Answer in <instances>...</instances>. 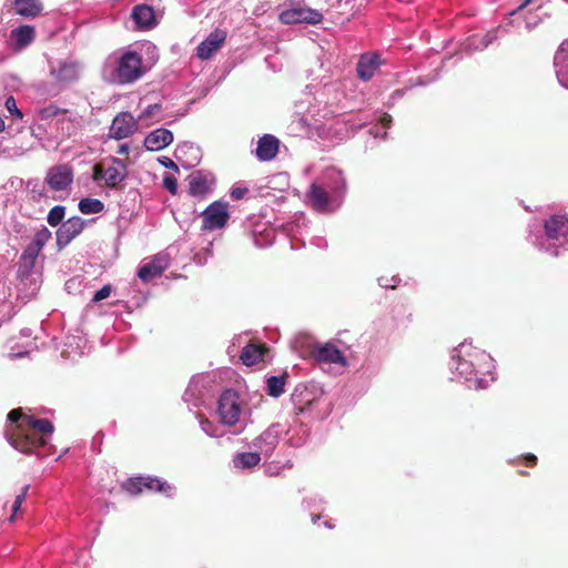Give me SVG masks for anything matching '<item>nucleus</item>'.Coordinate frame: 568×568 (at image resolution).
Returning a JSON list of instances; mask_svg holds the SVG:
<instances>
[{"mask_svg":"<svg viewBox=\"0 0 568 568\" xmlns=\"http://www.w3.org/2000/svg\"><path fill=\"white\" fill-rule=\"evenodd\" d=\"M142 481L144 484V489L155 490L159 493L169 494L172 490V487L169 483L161 480L155 477H143Z\"/></svg>","mask_w":568,"mask_h":568,"instance_id":"nucleus-29","label":"nucleus"},{"mask_svg":"<svg viewBox=\"0 0 568 568\" xmlns=\"http://www.w3.org/2000/svg\"><path fill=\"white\" fill-rule=\"evenodd\" d=\"M280 141L271 134H265L257 141L255 154L260 161L273 160L278 153Z\"/></svg>","mask_w":568,"mask_h":568,"instance_id":"nucleus-13","label":"nucleus"},{"mask_svg":"<svg viewBox=\"0 0 568 568\" xmlns=\"http://www.w3.org/2000/svg\"><path fill=\"white\" fill-rule=\"evenodd\" d=\"M381 123L384 128H389L390 126V123L393 121L392 116L387 113H384L382 116H381Z\"/></svg>","mask_w":568,"mask_h":568,"instance_id":"nucleus-44","label":"nucleus"},{"mask_svg":"<svg viewBox=\"0 0 568 568\" xmlns=\"http://www.w3.org/2000/svg\"><path fill=\"white\" fill-rule=\"evenodd\" d=\"M379 65V55L374 53H366L361 55L356 65V72L358 78L364 81L371 80Z\"/></svg>","mask_w":568,"mask_h":568,"instance_id":"nucleus-17","label":"nucleus"},{"mask_svg":"<svg viewBox=\"0 0 568 568\" xmlns=\"http://www.w3.org/2000/svg\"><path fill=\"white\" fill-rule=\"evenodd\" d=\"M190 193L194 196H203L209 191L207 179L202 173L196 172L190 176Z\"/></svg>","mask_w":568,"mask_h":568,"instance_id":"nucleus-26","label":"nucleus"},{"mask_svg":"<svg viewBox=\"0 0 568 568\" xmlns=\"http://www.w3.org/2000/svg\"><path fill=\"white\" fill-rule=\"evenodd\" d=\"M104 172L101 164H95L93 166V180L99 181L101 179H104Z\"/></svg>","mask_w":568,"mask_h":568,"instance_id":"nucleus-42","label":"nucleus"},{"mask_svg":"<svg viewBox=\"0 0 568 568\" xmlns=\"http://www.w3.org/2000/svg\"><path fill=\"white\" fill-rule=\"evenodd\" d=\"M247 193L246 187H234L231 191V197L232 200H241L245 194Z\"/></svg>","mask_w":568,"mask_h":568,"instance_id":"nucleus-41","label":"nucleus"},{"mask_svg":"<svg viewBox=\"0 0 568 568\" xmlns=\"http://www.w3.org/2000/svg\"><path fill=\"white\" fill-rule=\"evenodd\" d=\"M288 375L284 372L281 376H271L266 381L267 394L272 397H278L285 392V384Z\"/></svg>","mask_w":568,"mask_h":568,"instance_id":"nucleus-27","label":"nucleus"},{"mask_svg":"<svg viewBox=\"0 0 568 568\" xmlns=\"http://www.w3.org/2000/svg\"><path fill=\"white\" fill-rule=\"evenodd\" d=\"M45 181L53 191H63L73 181L72 169L67 164L52 166L47 173Z\"/></svg>","mask_w":568,"mask_h":568,"instance_id":"nucleus-10","label":"nucleus"},{"mask_svg":"<svg viewBox=\"0 0 568 568\" xmlns=\"http://www.w3.org/2000/svg\"><path fill=\"white\" fill-rule=\"evenodd\" d=\"M138 130V121L130 112L119 113L110 126V136L122 140L131 136Z\"/></svg>","mask_w":568,"mask_h":568,"instance_id":"nucleus-8","label":"nucleus"},{"mask_svg":"<svg viewBox=\"0 0 568 568\" xmlns=\"http://www.w3.org/2000/svg\"><path fill=\"white\" fill-rule=\"evenodd\" d=\"M145 73L142 55L128 50L118 59L112 77L119 84H130L142 78Z\"/></svg>","mask_w":568,"mask_h":568,"instance_id":"nucleus-3","label":"nucleus"},{"mask_svg":"<svg viewBox=\"0 0 568 568\" xmlns=\"http://www.w3.org/2000/svg\"><path fill=\"white\" fill-rule=\"evenodd\" d=\"M292 400L296 415L303 414L316 402L314 397H311V393L306 386L296 387L292 394Z\"/></svg>","mask_w":568,"mask_h":568,"instance_id":"nucleus-25","label":"nucleus"},{"mask_svg":"<svg viewBox=\"0 0 568 568\" xmlns=\"http://www.w3.org/2000/svg\"><path fill=\"white\" fill-rule=\"evenodd\" d=\"M261 460L258 453L247 452L237 454L234 458V466L236 468H252Z\"/></svg>","mask_w":568,"mask_h":568,"instance_id":"nucleus-28","label":"nucleus"},{"mask_svg":"<svg viewBox=\"0 0 568 568\" xmlns=\"http://www.w3.org/2000/svg\"><path fill=\"white\" fill-rule=\"evenodd\" d=\"M202 428L204 429V432H205V433H207V434H209V426H204V427H202Z\"/></svg>","mask_w":568,"mask_h":568,"instance_id":"nucleus-49","label":"nucleus"},{"mask_svg":"<svg viewBox=\"0 0 568 568\" xmlns=\"http://www.w3.org/2000/svg\"><path fill=\"white\" fill-rule=\"evenodd\" d=\"M323 20V14L311 8H292L281 12L280 21L285 24L308 23L317 24Z\"/></svg>","mask_w":568,"mask_h":568,"instance_id":"nucleus-6","label":"nucleus"},{"mask_svg":"<svg viewBox=\"0 0 568 568\" xmlns=\"http://www.w3.org/2000/svg\"><path fill=\"white\" fill-rule=\"evenodd\" d=\"M168 264L165 260L159 255L154 256L153 260L139 268L138 276L142 282H150L155 277H159L166 270Z\"/></svg>","mask_w":568,"mask_h":568,"instance_id":"nucleus-18","label":"nucleus"},{"mask_svg":"<svg viewBox=\"0 0 568 568\" xmlns=\"http://www.w3.org/2000/svg\"><path fill=\"white\" fill-rule=\"evenodd\" d=\"M12 7L16 14L26 19H34L43 11L41 0H13Z\"/></svg>","mask_w":568,"mask_h":568,"instance_id":"nucleus-19","label":"nucleus"},{"mask_svg":"<svg viewBox=\"0 0 568 568\" xmlns=\"http://www.w3.org/2000/svg\"><path fill=\"white\" fill-rule=\"evenodd\" d=\"M267 352L266 345L250 343L242 349L240 358L244 365L252 366L263 361Z\"/></svg>","mask_w":568,"mask_h":568,"instance_id":"nucleus-24","label":"nucleus"},{"mask_svg":"<svg viewBox=\"0 0 568 568\" xmlns=\"http://www.w3.org/2000/svg\"><path fill=\"white\" fill-rule=\"evenodd\" d=\"M65 112H67V110H62V109H59L54 104H50V105L43 108L40 111V114H41L42 119H49V118H53V116H57V115H59L61 113H65Z\"/></svg>","mask_w":568,"mask_h":568,"instance_id":"nucleus-36","label":"nucleus"},{"mask_svg":"<svg viewBox=\"0 0 568 568\" xmlns=\"http://www.w3.org/2000/svg\"><path fill=\"white\" fill-rule=\"evenodd\" d=\"M122 489L132 496L141 494L144 489L142 476L128 478L121 485Z\"/></svg>","mask_w":568,"mask_h":568,"instance_id":"nucleus-32","label":"nucleus"},{"mask_svg":"<svg viewBox=\"0 0 568 568\" xmlns=\"http://www.w3.org/2000/svg\"><path fill=\"white\" fill-rule=\"evenodd\" d=\"M308 199L317 212H327L329 206V196L327 191L317 183H312L308 191Z\"/></svg>","mask_w":568,"mask_h":568,"instance_id":"nucleus-23","label":"nucleus"},{"mask_svg":"<svg viewBox=\"0 0 568 568\" xmlns=\"http://www.w3.org/2000/svg\"><path fill=\"white\" fill-rule=\"evenodd\" d=\"M10 38L14 41L16 50H21L34 41L36 29L29 24L19 26L11 30Z\"/></svg>","mask_w":568,"mask_h":568,"instance_id":"nucleus-22","label":"nucleus"},{"mask_svg":"<svg viewBox=\"0 0 568 568\" xmlns=\"http://www.w3.org/2000/svg\"><path fill=\"white\" fill-rule=\"evenodd\" d=\"M201 425H202V427H204V426H210V425H211V423H210L207 419H205V420H202V422H201Z\"/></svg>","mask_w":568,"mask_h":568,"instance_id":"nucleus-48","label":"nucleus"},{"mask_svg":"<svg viewBox=\"0 0 568 568\" xmlns=\"http://www.w3.org/2000/svg\"><path fill=\"white\" fill-rule=\"evenodd\" d=\"M65 215V207L62 205L53 206L48 214L47 221L51 226L59 225Z\"/></svg>","mask_w":568,"mask_h":568,"instance_id":"nucleus-34","label":"nucleus"},{"mask_svg":"<svg viewBox=\"0 0 568 568\" xmlns=\"http://www.w3.org/2000/svg\"><path fill=\"white\" fill-rule=\"evenodd\" d=\"M52 234L50 230L47 226H42L37 233L34 234L33 240L29 245L38 250L39 252L42 251L43 246L48 243V241L51 239Z\"/></svg>","mask_w":568,"mask_h":568,"instance_id":"nucleus-33","label":"nucleus"},{"mask_svg":"<svg viewBox=\"0 0 568 568\" xmlns=\"http://www.w3.org/2000/svg\"><path fill=\"white\" fill-rule=\"evenodd\" d=\"M555 67L558 81L568 89V39L560 44L555 54Z\"/></svg>","mask_w":568,"mask_h":568,"instance_id":"nucleus-16","label":"nucleus"},{"mask_svg":"<svg viewBox=\"0 0 568 568\" xmlns=\"http://www.w3.org/2000/svg\"><path fill=\"white\" fill-rule=\"evenodd\" d=\"M525 465L528 467H534L537 464V457L534 454H527L524 456Z\"/></svg>","mask_w":568,"mask_h":568,"instance_id":"nucleus-43","label":"nucleus"},{"mask_svg":"<svg viewBox=\"0 0 568 568\" xmlns=\"http://www.w3.org/2000/svg\"><path fill=\"white\" fill-rule=\"evenodd\" d=\"M112 165L104 172V181L109 187H116L126 176L125 163L116 158H112Z\"/></svg>","mask_w":568,"mask_h":568,"instance_id":"nucleus-20","label":"nucleus"},{"mask_svg":"<svg viewBox=\"0 0 568 568\" xmlns=\"http://www.w3.org/2000/svg\"><path fill=\"white\" fill-rule=\"evenodd\" d=\"M51 75L61 83L73 82L79 78V64L73 61L62 62L58 68L51 69Z\"/></svg>","mask_w":568,"mask_h":568,"instance_id":"nucleus-21","label":"nucleus"},{"mask_svg":"<svg viewBox=\"0 0 568 568\" xmlns=\"http://www.w3.org/2000/svg\"><path fill=\"white\" fill-rule=\"evenodd\" d=\"M229 205L225 202L216 201L210 204L202 213V229H222L229 221Z\"/></svg>","mask_w":568,"mask_h":568,"instance_id":"nucleus-5","label":"nucleus"},{"mask_svg":"<svg viewBox=\"0 0 568 568\" xmlns=\"http://www.w3.org/2000/svg\"><path fill=\"white\" fill-rule=\"evenodd\" d=\"M163 186L172 194L175 195L178 192V181L172 175H166L163 179Z\"/></svg>","mask_w":568,"mask_h":568,"instance_id":"nucleus-38","label":"nucleus"},{"mask_svg":"<svg viewBox=\"0 0 568 568\" xmlns=\"http://www.w3.org/2000/svg\"><path fill=\"white\" fill-rule=\"evenodd\" d=\"M545 233L550 240H559L568 235V216L561 214L551 215L544 223Z\"/></svg>","mask_w":568,"mask_h":568,"instance_id":"nucleus-12","label":"nucleus"},{"mask_svg":"<svg viewBox=\"0 0 568 568\" xmlns=\"http://www.w3.org/2000/svg\"><path fill=\"white\" fill-rule=\"evenodd\" d=\"M531 1H532V0H524V1H523V2L517 7V9H516V10H514V11L511 12V14H514V13H516V12H518V11H520V10L525 9L528 4H530V3H531Z\"/></svg>","mask_w":568,"mask_h":568,"instance_id":"nucleus-47","label":"nucleus"},{"mask_svg":"<svg viewBox=\"0 0 568 568\" xmlns=\"http://www.w3.org/2000/svg\"><path fill=\"white\" fill-rule=\"evenodd\" d=\"M104 204L98 199L85 197L80 200L79 210L83 214H95L102 212Z\"/></svg>","mask_w":568,"mask_h":568,"instance_id":"nucleus-30","label":"nucleus"},{"mask_svg":"<svg viewBox=\"0 0 568 568\" xmlns=\"http://www.w3.org/2000/svg\"><path fill=\"white\" fill-rule=\"evenodd\" d=\"M226 39V32L221 29L212 31L204 41H202L196 48V57L201 60L210 59L215 52H217L224 44Z\"/></svg>","mask_w":568,"mask_h":568,"instance_id":"nucleus-11","label":"nucleus"},{"mask_svg":"<svg viewBox=\"0 0 568 568\" xmlns=\"http://www.w3.org/2000/svg\"><path fill=\"white\" fill-rule=\"evenodd\" d=\"M129 151H130V148L126 143L124 144H121L118 149V154H121V155H128L129 154Z\"/></svg>","mask_w":568,"mask_h":568,"instance_id":"nucleus-45","label":"nucleus"},{"mask_svg":"<svg viewBox=\"0 0 568 568\" xmlns=\"http://www.w3.org/2000/svg\"><path fill=\"white\" fill-rule=\"evenodd\" d=\"M84 226L85 222L80 216L70 217L64 223H62L55 233L57 245L59 246V248H63L73 239L80 235Z\"/></svg>","mask_w":568,"mask_h":568,"instance_id":"nucleus-9","label":"nucleus"},{"mask_svg":"<svg viewBox=\"0 0 568 568\" xmlns=\"http://www.w3.org/2000/svg\"><path fill=\"white\" fill-rule=\"evenodd\" d=\"M4 105H6V108H7V110H8V112L10 114L17 116L18 119H22L23 118V114L18 109L16 99L12 95L7 98Z\"/></svg>","mask_w":568,"mask_h":568,"instance_id":"nucleus-37","label":"nucleus"},{"mask_svg":"<svg viewBox=\"0 0 568 568\" xmlns=\"http://www.w3.org/2000/svg\"><path fill=\"white\" fill-rule=\"evenodd\" d=\"M161 163L165 166V168H170V169H178L176 164L169 158H164L163 161H161Z\"/></svg>","mask_w":568,"mask_h":568,"instance_id":"nucleus-46","label":"nucleus"},{"mask_svg":"<svg viewBox=\"0 0 568 568\" xmlns=\"http://www.w3.org/2000/svg\"><path fill=\"white\" fill-rule=\"evenodd\" d=\"M243 405L239 394L233 389L224 390L217 403L220 422L226 426H234L239 423Z\"/></svg>","mask_w":568,"mask_h":568,"instance_id":"nucleus-4","label":"nucleus"},{"mask_svg":"<svg viewBox=\"0 0 568 568\" xmlns=\"http://www.w3.org/2000/svg\"><path fill=\"white\" fill-rule=\"evenodd\" d=\"M519 474H520V475H527V473H526V471H521V470L519 471Z\"/></svg>","mask_w":568,"mask_h":568,"instance_id":"nucleus-50","label":"nucleus"},{"mask_svg":"<svg viewBox=\"0 0 568 568\" xmlns=\"http://www.w3.org/2000/svg\"><path fill=\"white\" fill-rule=\"evenodd\" d=\"M30 486L29 485H24L22 488H21V491L20 494H18L16 496V499H14V503L12 505V515L10 517V520L12 521L14 519V516L18 514V511L21 509V506L22 504L24 503L26 500V496L28 494V490H29Z\"/></svg>","mask_w":568,"mask_h":568,"instance_id":"nucleus-35","label":"nucleus"},{"mask_svg":"<svg viewBox=\"0 0 568 568\" xmlns=\"http://www.w3.org/2000/svg\"><path fill=\"white\" fill-rule=\"evenodd\" d=\"M311 354L320 363L347 365L346 357L333 343L315 344Z\"/></svg>","mask_w":568,"mask_h":568,"instance_id":"nucleus-7","label":"nucleus"},{"mask_svg":"<svg viewBox=\"0 0 568 568\" xmlns=\"http://www.w3.org/2000/svg\"><path fill=\"white\" fill-rule=\"evenodd\" d=\"M173 141V133L164 128L150 132L144 139V146L149 151H160L170 145Z\"/></svg>","mask_w":568,"mask_h":568,"instance_id":"nucleus-14","label":"nucleus"},{"mask_svg":"<svg viewBox=\"0 0 568 568\" xmlns=\"http://www.w3.org/2000/svg\"><path fill=\"white\" fill-rule=\"evenodd\" d=\"M160 110H161V104H159V103L151 104L139 115V120H141V121L146 120V119L151 118L153 114H155L156 112H159Z\"/></svg>","mask_w":568,"mask_h":568,"instance_id":"nucleus-39","label":"nucleus"},{"mask_svg":"<svg viewBox=\"0 0 568 568\" xmlns=\"http://www.w3.org/2000/svg\"><path fill=\"white\" fill-rule=\"evenodd\" d=\"M131 17L140 29L150 30L156 26L155 13L151 6H135Z\"/></svg>","mask_w":568,"mask_h":568,"instance_id":"nucleus-15","label":"nucleus"},{"mask_svg":"<svg viewBox=\"0 0 568 568\" xmlns=\"http://www.w3.org/2000/svg\"><path fill=\"white\" fill-rule=\"evenodd\" d=\"M39 254L40 252L38 250L28 245L20 256L21 266L27 271H31L34 267Z\"/></svg>","mask_w":568,"mask_h":568,"instance_id":"nucleus-31","label":"nucleus"},{"mask_svg":"<svg viewBox=\"0 0 568 568\" xmlns=\"http://www.w3.org/2000/svg\"><path fill=\"white\" fill-rule=\"evenodd\" d=\"M7 418L13 424L8 430V440L13 448L23 454H31L37 448L45 446L54 430L49 419L26 415L22 408L10 410Z\"/></svg>","mask_w":568,"mask_h":568,"instance_id":"nucleus-1","label":"nucleus"},{"mask_svg":"<svg viewBox=\"0 0 568 568\" xmlns=\"http://www.w3.org/2000/svg\"><path fill=\"white\" fill-rule=\"evenodd\" d=\"M111 294V285L106 284L103 287H101L93 296L92 301L98 303L106 297H109Z\"/></svg>","mask_w":568,"mask_h":568,"instance_id":"nucleus-40","label":"nucleus"},{"mask_svg":"<svg viewBox=\"0 0 568 568\" xmlns=\"http://www.w3.org/2000/svg\"><path fill=\"white\" fill-rule=\"evenodd\" d=\"M456 371L467 381L480 384L491 367L489 355L476 347L462 345L458 349Z\"/></svg>","mask_w":568,"mask_h":568,"instance_id":"nucleus-2","label":"nucleus"}]
</instances>
